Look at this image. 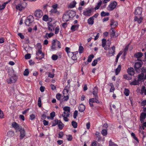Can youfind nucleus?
Segmentation results:
<instances>
[{
    "label": "nucleus",
    "instance_id": "nucleus-31",
    "mask_svg": "<svg viewBox=\"0 0 146 146\" xmlns=\"http://www.w3.org/2000/svg\"><path fill=\"white\" fill-rule=\"evenodd\" d=\"M10 1V0L9 1H8L5 2L3 3V4L2 6L1 7H3V8H1V6L0 5V10H1L2 9H4L7 4L8 3H9Z\"/></svg>",
    "mask_w": 146,
    "mask_h": 146
},
{
    "label": "nucleus",
    "instance_id": "nucleus-21",
    "mask_svg": "<svg viewBox=\"0 0 146 146\" xmlns=\"http://www.w3.org/2000/svg\"><path fill=\"white\" fill-rule=\"evenodd\" d=\"M85 106L82 104L80 105L79 107V111L81 112H83L85 110Z\"/></svg>",
    "mask_w": 146,
    "mask_h": 146
},
{
    "label": "nucleus",
    "instance_id": "nucleus-25",
    "mask_svg": "<svg viewBox=\"0 0 146 146\" xmlns=\"http://www.w3.org/2000/svg\"><path fill=\"white\" fill-rule=\"evenodd\" d=\"M146 117V113H141L140 117V120L141 121V122H142V121H143V120L145 119Z\"/></svg>",
    "mask_w": 146,
    "mask_h": 146
},
{
    "label": "nucleus",
    "instance_id": "nucleus-16",
    "mask_svg": "<svg viewBox=\"0 0 146 146\" xmlns=\"http://www.w3.org/2000/svg\"><path fill=\"white\" fill-rule=\"evenodd\" d=\"M20 133V137L21 139H23L25 136V131L24 129H20L19 130Z\"/></svg>",
    "mask_w": 146,
    "mask_h": 146
},
{
    "label": "nucleus",
    "instance_id": "nucleus-42",
    "mask_svg": "<svg viewBox=\"0 0 146 146\" xmlns=\"http://www.w3.org/2000/svg\"><path fill=\"white\" fill-rule=\"evenodd\" d=\"M101 133L103 136H106L107 134V130L106 129H104L102 130Z\"/></svg>",
    "mask_w": 146,
    "mask_h": 146
},
{
    "label": "nucleus",
    "instance_id": "nucleus-51",
    "mask_svg": "<svg viewBox=\"0 0 146 146\" xmlns=\"http://www.w3.org/2000/svg\"><path fill=\"white\" fill-rule=\"evenodd\" d=\"M43 20L45 21H47L48 20V17L46 15H45L43 17Z\"/></svg>",
    "mask_w": 146,
    "mask_h": 146
},
{
    "label": "nucleus",
    "instance_id": "nucleus-30",
    "mask_svg": "<svg viewBox=\"0 0 146 146\" xmlns=\"http://www.w3.org/2000/svg\"><path fill=\"white\" fill-rule=\"evenodd\" d=\"M121 66L120 65H119L117 69L115 70V74L116 75H117L121 69Z\"/></svg>",
    "mask_w": 146,
    "mask_h": 146
},
{
    "label": "nucleus",
    "instance_id": "nucleus-46",
    "mask_svg": "<svg viewBox=\"0 0 146 146\" xmlns=\"http://www.w3.org/2000/svg\"><path fill=\"white\" fill-rule=\"evenodd\" d=\"M83 50L84 48L82 46H79V52L80 53H82L83 51Z\"/></svg>",
    "mask_w": 146,
    "mask_h": 146
},
{
    "label": "nucleus",
    "instance_id": "nucleus-10",
    "mask_svg": "<svg viewBox=\"0 0 146 146\" xmlns=\"http://www.w3.org/2000/svg\"><path fill=\"white\" fill-rule=\"evenodd\" d=\"M92 9H88L84 11L83 13V14L88 16H90V14L92 12Z\"/></svg>",
    "mask_w": 146,
    "mask_h": 146
},
{
    "label": "nucleus",
    "instance_id": "nucleus-11",
    "mask_svg": "<svg viewBox=\"0 0 146 146\" xmlns=\"http://www.w3.org/2000/svg\"><path fill=\"white\" fill-rule=\"evenodd\" d=\"M142 11V9L141 7H137L135 9V14L136 15H139L141 14Z\"/></svg>",
    "mask_w": 146,
    "mask_h": 146
},
{
    "label": "nucleus",
    "instance_id": "nucleus-62",
    "mask_svg": "<svg viewBox=\"0 0 146 146\" xmlns=\"http://www.w3.org/2000/svg\"><path fill=\"white\" fill-rule=\"evenodd\" d=\"M35 117V115L34 114H33L30 115V119L31 120L34 119Z\"/></svg>",
    "mask_w": 146,
    "mask_h": 146
},
{
    "label": "nucleus",
    "instance_id": "nucleus-34",
    "mask_svg": "<svg viewBox=\"0 0 146 146\" xmlns=\"http://www.w3.org/2000/svg\"><path fill=\"white\" fill-rule=\"evenodd\" d=\"M76 4V2L74 1H73L70 4V5H69V7L71 8H73L75 7Z\"/></svg>",
    "mask_w": 146,
    "mask_h": 146
},
{
    "label": "nucleus",
    "instance_id": "nucleus-41",
    "mask_svg": "<svg viewBox=\"0 0 146 146\" xmlns=\"http://www.w3.org/2000/svg\"><path fill=\"white\" fill-rule=\"evenodd\" d=\"M126 96H128L129 95V91L128 89H125L124 92Z\"/></svg>",
    "mask_w": 146,
    "mask_h": 146
},
{
    "label": "nucleus",
    "instance_id": "nucleus-15",
    "mask_svg": "<svg viewBox=\"0 0 146 146\" xmlns=\"http://www.w3.org/2000/svg\"><path fill=\"white\" fill-rule=\"evenodd\" d=\"M128 74L131 76L133 75L134 74V71L133 68L130 67L127 70Z\"/></svg>",
    "mask_w": 146,
    "mask_h": 146
},
{
    "label": "nucleus",
    "instance_id": "nucleus-19",
    "mask_svg": "<svg viewBox=\"0 0 146 146\" xmlns=\"http://www.w3.org/2000/svg\"><path fill=\"white\" fill-rule=\"evenodd\" d=\"M16 8L17 9L20 11H21L23 10V7L22 5V3L21 2L16 6Z\"/></svg>",
    "mask_w": 146,
    "mask_h": 146
},
{
    "label": "nucleus",
    "instance_id": "nucleus-54",
    "mask_svg": "<svg viewBox=\"0 0 146 146\" xmlns=\"http://www.w3.org/2000/svg\"><path fill=\"white\" fill-rule=\"evenodd\" d=\"M62 116L64 117V119L65 121H68V119L67 118L68 117L66 116L65 115H64V114H62Z\"/></svg>",
    "mask_w": 146,
    "mask_h": 146
},
{
    "label": "nucleus",
    "instance_id": "nucleus-44",
    "mask_svg": "<svg viewBox=\"0 0 146 146\" xmlns=\"http://www.w3.org/2000/svg\"><path fill=\"white\" fill-rule=\"evenodd\" d=\"M29 22H30V23H31L33 21V17L32 16H30L28 17L27 19Z\"/></svg>",
    "mask_w": 146,
    "mask_h": 146
},
{
    "label": "nucleus",
    "instance_id": "nucleus-39",
    "mask_svg": "<svg viewBox=\"0 0 146 146\" xmlns=\"http://www.w3.org/2000/svg\"><path fill=\"white\" fill-rule=\"evenodd\" d=\"M70 108L68 106H65L63 108L64 111H67L68 112H70Z\"/></svg>",
    "mask_w": 146,
    "mask_h": 146
},
{
    "label": "nucleus",
    "instance_id": "nucleus-43",
    "mask_svg": "<svg viewBox=\"0 0 146 146\" xmlns=\"http://www.w3.org/2000/svg\"><path fill=\"white\" fill-rule=\"evenodd\" d=\"M59 121L57 119H55L53 121L52 126H54L58 125Z\"/></svg>",
    "mask_w": 146,
    "mask_h": 146
},
{
    "label": "nucleus",
    "instance_id": "nucleus-4",
    "mask_svg": "<svg viewBox=\"0 0 146 146\" xmlns=\"http://www.w3.org/2000/svg\"><path fill=\"white\" fill-rule=\"evenodd\" d=\"M110 31L111 37L115 38L118 36V35L117 34H115L116 32L113 27H111V28L110 29Z\"/></svg>",
    "mask_w": 146,
    "mask_h": 146
},
{
    "label": "nucleus",
    "instance_id": "nucleus-40",
    "mask_svg": "<svg viewBox=\"0 0 146 146\" xmlns=\"http://www.w3.org/2000/svg\"><path fill=\"white\" fill-rule=\"evenodd\" d=\"M72 125L74 128H76L77 127V123L75 121H73L72 122Z\"/></svg>",
    "mask_w": 146,
    "mask_h": 146
},
{
    "label": "nucleus",
    "instance_id": "nucleus-8",
    "mask_svg": "<svg viewBox=\"0 0 146 146\" xmlns=\"http://www.w3.org/2000/svg\"><path fill=\"white\" fill-rule=\"evenodd\" d=\"M38 45L40 47V49L38 50V52L36 53V54L38 56H39V54L41 55V57L40 58V59H42L44 56V54L42 53V50H41L42 46L41 45L39 44H38Z\"/></svg>",
    "mask_w": 146,
    "mask_h": 146
},
{
    "label": "nucleus",
    "instance_id": "nucleus-53",
    "mask_svg": "<svg viewBox=\"0 0 146 146\" xmlns=\"http://www.w3.org/2000/svg\"><path fill=\"white\" fill-rule=\"evenodd\" d=\"M55 113L53 111L50 113V116L51 117V119L53 120V118L55 116Z\"/></svg>",
    "mask_w": 146,
    "mask_h": 146
},
{
    "label": "nucleus",
    "instance_id": "nucleus-23",
    "mask_svg": "<svg viewBox=\"0 0 146 146\" xmlns=\"http://www.w3.org/2000/svg\"><path fill=\"white\" fill-rule=\"evenodd\" d=\"M94 19L93 17H91L89 18L88 20V22L89 24L92 25L94 23Z\"/></svg>",
    "mask_w": 146,
    "mask_h": 146
},
{
    "label": "nucleus",
    "instance_id": "nucleus-35",
    "mask_svg": "<svg viewBox=\"0 0 146 146\" xmlns=\"http://www.w3.org/2000/svg\"><path fill=\"white\" fill-rule=\"evenodd\" d=\"M54 35L53 33H46V34L45 37L47 38H48V37H51L52 36Z\"/></svg>",
    "mask_w": 146,
    "mask_h": 146
},
{
    "label": "nucleus",
    "instance_id": "nucleus-27",
    "mask_svg": "<svg viewBox=\"0 0 146 146\" xmlns=\"http://www.w3.org/2000/svg\"><path fill=\"white\" fill-rule=\"evenodd\" d=\"M48 29L50 31H54V27L52 24L50 23L48 25Z\"/></svg>",
    "mask_w": 146,
    "mask_h": 146
},
{
    "label": "nucleus",
    "instance_id": "nucleus-63",
    "mask_svg": "<svg viewBox=\"0 0 146 146\" xmlns=\"http://www.w3.org/2000/svg\"><path fill=\"white\" fill-rule=\"evenodd\" d=\"M128 45H127L125 46V47L124 49V55H125V54H126V52L128 50Z\"/></svg>",
    "mask_w": 146,
    "mask_h": 146
},
{
    "label": "nucleus",
    "instance_id": "nucleus-18",
    "mask_svg": "<svg viewBox=\"0 0 146 146\" xmlns=\"http://www.w3.org/2000/svg\"><path fill=\"white\" fill-rule=\"evenodd\" d=\"M144 79V74L143 73H141L139 75L137 80L139 82Z\"/></svg>",
    "mask_w": 146,
    "mask_h": 146
},
{
    "label": "nucleus",
    "instance_id": "nucleus-12",
    "mask_svg": "<svg viewBox=\"0 0 146 146\" xmlns=\"http://www.w3.org/2000/svg\"><path fill=\"white\" fill-rule=\"evenodd\" d=\"M98 88L96 87H95L93 90L92 92L93 94L94 97L98 98Z\"/></svg>",
    "mask_w": 146,
    "mask_h": 146
},
{
    "label": "nucleus",
    "instance_id": "nucleus-57",
    "mask_svg": "<svg viewBox=\"0 0 146 146\" xmlns=\"http://www.w3.org/2000/svg\"><path fill=\"white\" fill-rule=\"evenodd\" d=\"M31 57V54H26L25 56V58L26 59H29Z\"/></svg>",
    "mask_w": 146,
    "mask_h": 146
},
{
    "label": "nucleus",
    "instance_id": "nucleus-55",
    "mask_svg": "<svg viewBox=\"0 0 146 146\" xmlns=\"http://www.w3.org/2000/svg\"><path fill=\"white\" fill-rule=\"evenodd\" d=\"M38 106L39 107L41 106V100L40 98H39L38 101Z\"/></svg>",
    "mask_w": 146,
    "mask_h": 146
},
{
    "label": "nucleus",
    "instance_id": "nucleus-5",
    "mask_svg": "<svg viewBox=\"0 0 146 146\" xmlns=\"http://www.w3.org/2000/svg\"><path fill=\"white\" fill-rule=\"evenodd\" d=\"M58 6V5L57 4H55L52 5V9L50 11L51 13H57L58 14H59V12L58 11L57 9Z\"/></svg>",
    "mask_w": 146,
    "mask_h": 146
},
{
    "label": "nucleus",
    "instance_id": "nucleus-22",
    "mask_svg": "<svg viewBox=\"0 0 146 146\" xmlns=\"http://www.w3.org/2000/svg\"><path fill=\"white\" fill-rule=\"evenodd\" d=\"M79 26V25H72L71 28V29L72 31H74L76 30H78Z\"/></svg>",
    "mask_w": 146,
    "mask_h": 146
},
{
    "label": "nucleus",
    "instance_id": "nucleus-3",
    "mask_svg": "<svg viewBox=\"0 0 146 146\" xmlns=\"http://www.w3.org/2000/svg\"><path fill=\"white\" fill-rule=\"evenodd\" d=\"M117 3L116 1L111 3L108 6V9L109 11H112L114 9L117 5Z\"/></svg>",
    "mask_w": 146,
    "mask_h": 146
},
{
    "label": "nucleus",
    "instance_id": "nucleus-24",
    "mask_svg": "<svg viewBox=\"0 0 146 146\" xmlns=\"http://www.w3.org/2000/svg\"><path fill=\"white\" fill-rule=\"evenodd\" d=\"M143 55V54L141 52H138L134 54V56L137 58H141Z\"/></svg>",
    "mask_w": 146,
    "mask_h": 146
},
{
    "label": "nucleus",
    "instance_id": "nucleus-47",
    "mask_svg": "<svg viewBox=\"0 0 146 146\" xmlns=\"http://www.w3.org/2000/svg\"><path fill=\"white\" fill-rule=\"evenodd\" d=\"M106 39H103L102 40V46L103 47H104L106 44Z\"/></svg>",
    "mask_w": 146,
    "mask_h": 146
},
{
    "label": "nucleus",
    "instance_id": "nucleus-28",
    "mask_svg": "<svg viewBox=\"0 0 146 146\" xmlns=\"http://www.w3.org/2000/svg\"><path fill=\"white\" fill-rule=\"evenodd\" d=\"M58 125V127L60 129H62L64 127V125L60 120H59Z\"/></svg>",
    "mask_w": 146,
    "mask_h": 146
},
{
    "label": "nucleus",
    "instance_id": "nucleus-36",
    "mask_svg": "<svg viewBox=\"0 0 146 146\" xmlns=\"http://www.w3.org/2000/svg\"><path fill=\"white\" fill-rule=\"evenodd\" d=\"M102 2L101 1H100V2H99L97 4V5L96 7H95L94 9L95 10H97L98 9L101 5L102 3Z\"/></svg>",
    "mask_w": 146,
    "mask_h": 146
},
{
    "label": "nucleus",
    "instance_id": "nucleus-60",
    "mask_svg": "<svg viewBox=\"0 0 146 146\" xmlns=\"http://www.w3.org/2000/svg\"><path fill=\"white\" fill-rule=\"evenodd\" d=\"M58 137L61 138L64 135L63 133L62 132H60L58 133Z\"/></svg>",
    "mask_w": 146,
    "mask_h": 146
},
{
    "label": "nucleus",
    "instance_id": "nucleus-26",
    "mask_svg": "<svg viewBox=\"0 0 146 146\" xmlns=\"http://www.w3.org/2000/svg\"><path fill=\"white\" fill-rule=\"evenodd\" d=\"M98 98L95 97L94 98H92L90 99L89 100L90 101L92 102H96L97 103H100L99 101L98 100Z\"/></svg>",
    "mask_w": 146,
    "mask_h": 146
},
{
    "label": "nucleus",
    "instance_id": "nucleus-29",
    "mask_svg": "<svg viewBox=\"0 0 146 146\" xmlns=\"http://www.w3.org/2000/svg\"><path fill=\"white\" fill-rule=\"evenodd\" d=\"M78 53V52L76 51L72 53L73 55L72 57V58L74 60H76L77 59L76 54Z\"/></svg>",
    "mask_w": 146,
    "mask_h": 146
},
{
    "label": "nucleus",
    "instance_id": "nucleus-2",
    "mask_svg": "<svg viewBox=\"0 0 146 146\" xmlns=\"http://www.w3.org/2000/svg\"><path fill=\"white\" fill-rule=\"evenodd\" d=\"M9 77V79L7 80V82L9 84L15 83L17 81V77L16 75H13L11 77Z\"/></svg>",
    "mask_w": 146,
    "mask_h": 146
},
{
    "label": "nucleus",
    "instance_id": "nucleus-52",
    "mask_svg": "<svg viewBox=\"0 0 146 146\" xmlns=\"http://www.w3.org/2000/svg\"><path fill=\"white\" fill-rule=\"evenodd\" d=\"M109 146H117V145L114 143L112 142L111 140H110L109 141Z\"/></svg>",
    "mask_w": 146,
    "mask_h": 146
},
{
    "label": "nucleus",
    "instance_id": "nucleus-33",
    "mask_svg": "<svg viewBox=\"0 0 146 146\" xmlns=\"http://www.w3.org/2000/svg\"><path fill=\"white\" fill-rule=\"evenodd\" d=\"M139 84V81L137 80H135L133 82L130 83V84L132 85H138Z\"/></svg>",
    "mask_w": 146,
    "mask_h": 146
},
{
    "label": "nucleus",
    "instance_id": "nucleus-45",
    "mask_svg": "<svg viewBox=\"0 0 146 146\" xmlns=\"http://www.w3.org/2000/svg\"><path fill=\"white\" fill-rule=\"evenodd\" d=\"M29 72L28 69H26L24 72L23 74L24 76H27L29 74Z\"/></svg>",
    "mask_w": 146,
    "mask_h": 146
},
{
    "label": "nucleus",
    "instance_id": "nucleus-58",
    "mask_svg": "<svg viewBox=\"0 0 146 146\" xmlns=\"http://www.w3.org/2000/svg\"><path fill=\"white\" fill-rule=\"evenodd\" d=\"M78 115V111L76 110L74 113L73 117L74 119L76 118V117Z\"/></svg>",
    "mask_w": 146,
    "mask_h": 146
},
{
    "label": "nucleus",
    "instance_id": "nucleus-14",
    "mask_svg": "<svg viewBox=\"0 0 146 146\" xmlns=\"http://www.w3.org/2000/svg\"><path fill=\"white\" fill-rule=\"evenodd\" d=\"M115 51V47L114 46H113L111 47L109 49L108 53L109 54H112V55H113L114 54Z\"/></svg>",
    "mask_w": 146,
    "mask_h": 146
},
{
    "label": "nucleus",
    "instance_id": "nucleus-50",
    "mask_svg": "<svg viewBox=\"0 0 146 146\" xmlns=\"http://www.w3.org/2000/svg\"><path fill=\"white\" fill-rule=\"evenodd\" d=\"M70 112H68L67 111H64L63 113L62 114L65 115L66 116L69 117L70 115Z\"/></svg>",
    "mask_w": 146,
    "mask_h": 146
},
{
    "label": "nucleus",
    "instance_id": "nucleus-38",
    "mask_svg": "<svg viewBox=\"0 0 146 146\" xmlns=\"http://www.w3.org/2000/svg\"><path fill=\"white\" fill-rule=\"evenodd\" d=\"M101 15L102 16L104 17L106 16H108L109 15V13L108 12H105L104 11H102L101 13Z\"/></svg>",
    "mask_w": 146,
    "mask_h": 146
},
{
    "label": "nucleus",
    "instance_id": "nucleus-7",
    "mask_svg": "<svg viewBox=\"0 0 146 146\" xmlns=\"http://www.w3.org/2000/svg\"><path fill=\"white\" fill-rule=\"evenodd\" d=\"M142 63V61L140 60L139 61L136 62L135 63L134 67L136 70L137 71V70L141 67Z\"/></svg>",
    "mask_w": 146,
    "mask_h": 146
},
{
    "label": "nucleus",
    "instance_id": "nucleus-49",
    "mask_svg": "<svg viewBox=\"0 0 146 146\" xmlns=\"http://www.w3.org/2000/svg\"><path fill=\"white\" fill-rule=\"evenodd\" d=\"M100 133L98 132H96L95 133V135L96 136V137L98 138V140H100L101 139V137H100Z\"/></svg>",
    "mask_w": 146,
    "mask_h": 146
},
{
    "label": "nucleus",
    "instance_id": "nucleus-37",
    "mask_svg": "<svg viewBox=\"0 0 146 146\" xmlns=\"http://www.w3.org/2000/svg\"><path fill=\"white\" fill-rule=\"evenodd\" d=\"M94 55L93 54H91L89 56L88 58L87 61L88 62H91L92 59L94 57Z\"/></svg>",
    "mask_w": 146,
    "mask_h": 146
},
{
    "label": "nucleus",
    "instance_id": "nucleus-64",
    "mask_svg": "<svg viewBox=\"0 0 146 146\" xmlns=\"http://www.w3.org/2000/svg\"><path fill=\"white\" fill-rule=\"evenodd\" d=\"M54 74H51L49 72L48 74V77L52 78L54 77Z\"/></svg>",
    "mask_w": 146,
    "mask_h": 146
},
{
    "label": "nucleus",
    "instance_id": "nucleus-9",
    "mask_svg": "<svg viewBox=\"0 0 146 146\" xmlns=\"http://www.w3.org/2000/svg\"><path fill=\"white\" fill-rule=\"evenodd\" d=\"M70 86L69 84H68L66 86L63 91V93L64 96L65 95H68V89L70 88Z\"/></svg>",
    "mask_w": 146,
    "mask_h": 146
},
{
    "label": "nucleus",
    "instance_id": "nucleus-56",
    "mask_svg": "<svg viewBox=\"0 0 146 146\" xmlns=\"http://www.w3.org/2000/svg\"><path fill=\"white\" fill-rule=\"evenodd\" d=\"M61 95L60 94L58 93L56 95V98L58 100H60Z\"/></svg>",
    "mask_w": 146,
    "mask_h": 146
},
{
    "label": "nucleus",
    "instance_id": "nucleus-32",
    "mask_svg": "<svg viewBox=\"0 0 146 146\" xmlns=\"http://www.w3.org/2000/svg\"><path fill=\"white\" fill-rule=\"evenodd\" d=\"M10 55L13 58H15L17 56V54L14 52L12 51L10 52Z\"/></svg>",
    "mask_w": 146,
    "mask_h": 146
},
{
    "label": "nucleus",
    "instance_id": "nucleus-13",
    "mask_svg": "<svg viewBox=\"0 0 146 146\" xmlns=\"http://www.w3.org/2000/svg\"><path fill=\"white\" fill-rule=\"evenodd\" d=\"M111 23L110 24L111 27H116L118 25L117 23L113 19H111L110 20Z\"/></svg>",
    "mask_w": 146,
    "mask_h": 146
},
{
    "label": "nucleus",
    "instance_id": "nucleus-6",
    "mask_svg": "<svg viewBox=\"0 0 146 146\" xmlns=\"http://www.w3.org/2000/svg\"><path fill=\"white\" fill-rule=\"evenodd\" d=\"M42 11L40 9L36 10L35 13V15L37 17L41 18L43 15Z\"/></svg>",
    "mask_w": 146,
    "mask_h": 146
},
{
    "label": "nucleus",
    "instance_id": "nucleus-1",
    "mask_svg": "<svg viewBox=\"0 0 146 146\" xmlns=\"http://www.w3.org/2000/svg\"><path fill=\"white\" fill-rule=\"evenodd\" d=\"M69 14H64L63 15L62 19L64 21H68L70 18H72L75 16L74 12L71 11H68Z\"/></svg>",
    "mask_w": 146,
    "mask_h": 146
},
{
    "label": "nucleus",
    "instance_id": "nucleus-20",
    "mask_svg": "<svg viewBox=\"0 0 146 146\" xmlns=\"http://www.w3.org/2000/svg\"><path fill=\"white\" fill-rule=\"evenodd\" d=\"M142 19V18L141 17H138L137 16H135L134 18L135 21H137L139 24H140L141 23Z\"/></svg>",
    "mask_w": 146,
    "mask_h": 146
},
{
    "label": "nucleus",
    "instance_id": "nucleus-61",
    "mask_svg": "<svg viewBox=\"0 0 146 146\" xmlns=\"http://www.w3.org/2000/svg\"><path fill=\"white\" fill-rule=\"evenodd\" d=\"M3 112L0 109V118H3Z\"/></svg>",
    "mask_w": 146,
    "mask_h": 146
},
{
    "label": "nucleus",
    "instance_id": "nucleus-48",
    "mask_svg": "<svg viewBox=\"0 0 146 146\" xmlns=\"http://www.w3.org/2000/svg\"><path fill=\"white\" fill-rule=\"evenodd\" d=\"M52 59L53 60H56L58 58V56L56 55H53L52 57Z\"/></svg>",
    "mask_w": 146,
    "mask_h": 146
},
{
    "label": "nucleus",
    "instance_id": "nucleus-59",
    "mask_svg": "<svg viewBox=\"0 0 146 146\" xmlns=\"http://www.w3.org/2000/svg\"><path fill=\"white\" fill-rule=\"evenodd\" d=\"M97 63V60H95L92 63V65L93 66H95Z\"/></svg>",
    "mask_w": 146,
    "mask_h": 146
},
{
    "label": "nucleus",
    "instance_id": "nucleus-17",
    "mask_svg": "<svg viewBox=\"0 0 146 146\" xmlns=\"http://www.w3.org/2000/svg\"><path fill=\"white\" fill-rule=\"evenodd\" d=\"M12 127H14L16 130H19L21 128L18 124L16 122H13L12 123Z\"/></svg>",
    "mask_w": 146,
    "mask_h": 146
}]
</instances>
